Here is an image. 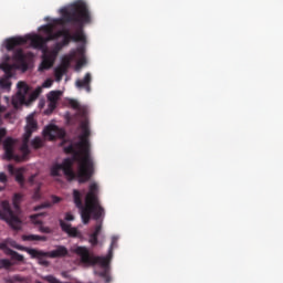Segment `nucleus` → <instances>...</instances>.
Segmentation results:
<instances>
[{
	"mask_svg": "<svg viewBox=\"0 0 283 283\" xmlns=\"http://www.w3.org/2000/svg\"><path fill=\"white\" fill-rule=\"evenodd\" d=\"M70 63H72V57L64 56L62 59V63H61L60 67H62V70H65L67 72V70H70Z\"/></svg>",
	"mask_w": 283,
	"mask_h": 283,
	"instance_id": "obj_30",
	"label": "nucleus"
},
{
	"mask_svg": "<svg viewBox=\"0 0 283 283\" xmlns=\"http://www.w3.org/2000/svg\"><path fill=\"white\" fill-rule=\"evenodd\" d=\"M34 198H39V188L34 192Z\"/></svg>",
	"mask_w": 283,
	"mask_h": 283,
	"instance_id": "obj_49",
	"label": "nucleus"
},
{
	"mask_svg": "<svg viewBox=\"0 0 283 283\" xmlns=\"http://www.w3.org/2000/svg\"><path fill=\"white\" fill-rule=\"evenodd\" d=\"M65 220L67 222H72L74 220V214H72L71 212H66Z\"/></svg>",
	"mask_w": 283,
	"mask_h": 283,
	"instance_id": "obj_41",
	"label": "nucleus"
},
{
	"mask_svg": "<svg viewBox=\"0 0 283 283\" xmlns=\"http://www.w3.org/2000/svg\"><path fill=\"white\" fill-rule=\"evenodd\" d=\"M14 282L30 283V279L15 274L11 277V283Z\"/></svg>",
	"mask_w": 283,
	"mask_h": 283,
	"instance_id": "obj_32",
	"label": "nucleus"
},
{
	"mask_svg": "<svg viewBox=\"0 0 283 283\" xmlns=\"http://www.w3.org/2000/svg\"><path fill=\"white\" fill-rule=\"evenodd\" d=\"M13 263H11L8 259H0V270L6 269V271L10 270Z\"/></svg>",
	"mask_w": 283,
	"mask_h": 283,
	"instance_id": "obj_31",
	"label": "nucleus"
},
{
	"mask_svg": "<svg viewBox=\"0 0 283 283\" xmlns=\"http://www.w3.org/2000/svg\"><path fill=\"white\" fill-rule=\"evenodd\" d=\"M98 184L93 182L88 186V192L85 196V206L83 205V195L77 189L73 190V202L77 209L81 210V218L83 224H90V220H96L95 230L90 234V243L92 247L98 244V235L103 231V218H105V208L101 206L98 198Z\"/></svg>",
	"mask_w": 283,
	"mask_h": 283,
	"instance_id": "obj_2",
	"label": "nucleus"
},
{
	"mask_svg": "<svg viewBox=\"0 0 283 283\" xmlns=\"http://www.w3.org/2000/svg\"><path fill=\"white\" fill-rule=\"evenodd\" d=\"M3 252L7 254V255H10L11 258L14 255V250L10 249L8 245L6 247V249L3 250Z\"/></svg>",
	"mask_w": 283,
	"mask_h": 283,
	"instance_id": "obj_39",
	"label": "nucleus"
},
{
	"mask_svg": "<svg viewBox=\"0 0 283 283\" xmlns=\"http://www.w3.org/2000/svg\"><path fill=\"white\" fill-rule=\"evenodd\" d=\"M61 171H63L69 182L77 180L80 185L90 182L92 176H94L93 168L84 164L82 159H75L74 154H72V158H65L62 164H54L50 169L53 178L61 176Z\"/></svg>",
	"mask_w": 283,
	"mask_h": 283,
	"instance_id": "obj_3",
	"label": "nucleus"
},
{
	"mask_svg": "<svg viewBox=\"0 0 283 283\" xmlns=\"http://www.w3.org/2000/svg\"><path fill=\"white\" fill-rule=\"evenodd\" d=\"M61 18L53 19L54 25H65L67 23H72L76 25V31L72 34L70 29H61L56 32H51L53 36V41H57V39H69L73 40L75 43H85L87 38L83 32V28L87 23H92V14L90 13V9L87 8V3L83 1L74 2L73 4L62 8L60 10Z\"/></svg>",
	"mask_w": 283,
	"mask_h": 283,
	"instance_id": "obj_1",
	"label": "nucleus"
},
{
	"mask_svg": "<svg viewBox=\"0 0 283 283\" xmlns=\"http://www.w3.org/2000/svg\"><path fill=\"white\" fill-rule=\"evenodd\" d=\"M65 74H67V71H65V69H62L61 66H57L54 70L55 81H57V83L63 81V75Z\"/></svg>",
	"mask_w": 283,
	"mask_h": 283,
	"instance_id": "obj_24",
	"label": "nucleus"
},
{
	"mask_svg": "<svg viewBox=\"0 0 283 283\" xmlns=\"http://www.w3.org/2000/svg\"><path fill=\"white\" fill-rule=\"evenodd\" d=\"M60 227L64 233H67L69 238H81V231L76 228H72V224L65 223L63 219H60Z\"/></svg>",
	"mask_w": 283,
	"mask_h": 283,
	"instance_id": "obj_15",
	"label": "nucleus"
},
{
	"mask_svg": "<svg viewBox=\"0 0 283 283\" xmlns=\"http://www.w3.org/2000/svg\"><path fill=\"white\" fill-rule=\"evenodd\" d=\"M49 109H51V112H54V109H56V102H49Z\"/></svg>",
	"mask_w": 283,
	"mask_h": 283,
	"instance_id": "obj_44",
	"label": "nucleus"
},
{
	"mask_svg": "<svg viewBox=\"0 0 283 283\" xmlns=\"http://www.w3.org/2000/svg\"><path fill=\"white\" fill-rule=\"evenodd\" d=\"M11 260H15V262H25V256L15 251L11 256Z\"/></svg>",
	"mask_w": 283,
	"mask_h": 283,
	"instance_id": "obj_34",
	"label": "nucleus"
},
{
	"mask_svg": "<svg viewBox=\"0 0 283 283\" xmlns=\"http://www.w3.org/2000/svg\"><path fill=\"white\" fill-rule=\"evenodd\" d=\"M82 134L77 143L71 144L64 147L65 154H74L75 160H82L84 165H87L94 171V159L90 150V120L84 119L81 123Z\"/></svg>",
	"mask_w": 283,
	"mask_h": 283,
	"instance_id": "obj_5",
	"label": "nucleus"
},
{
	"mask_svg": "<svg viewBox=\"0 0 283 283\" xmlns=\"http://www.w3.org/2000/svg\"><path fill=\"white\" fill-rule=\"evenodd\" d=\"M0 191H3V187H0Z\"/></svg>",
	"mask_w": 283,
	"mask_h": 283,
	"instance_id": "obj_51",
	"label": "nucleus"
},
{
	"mask_svg": "<svg viewBox=\"0 0 283 283\" xmlns=\"http://www.w3.org/2000/svg\"><path fill=\"white\" fill-rule=\"evenodd\" d=\"M59 98H61V91H51L48 94V101L59 103Z\"/></svg>",
	"mask_w": 283,
	"mask_h": 283,
	"instance_id": "obj_26",
	"label": "nucleus"
},
{
	"mask_svg": "<svg viewBox=\"0 0 283 283\" xmlns=\"http://www.w3.org/2000/svg\"><path fill=\"white\" fill-rule=\"evenodd\" d=\"M31 147H33V149H41V147H43V138L34 137L31 140Z\"/></svg>",
	"mask_w": 283,
	"mask_h": 283,
	"instance_id": "obj_27",
	"label": "nucleus"
},
{
	"mask_svg": "<svg viewBox=\"0 0 283 283\" xmlns=\"http://www.w3.org/2000/svg\"><path fill=\"white\" fill-rule=\"evenodd\" d=\"M0 182L6 185L8 182V176L4 175V172H0Z\"/></svg>",
	"mask_w": 283,
	"mask_h": 283,
	"instance_id": "obj_40",
	"label": "nucleus"
},
{
	"mask_svg": "<svg viewBox=\"0 0 283 283\" xmlns=\"http://www.w3.org/2000/svg\"><path fill=\"white\" fill-rule=\"evenodd\" d=\"M52 83L53 81L49 78L42 84V87H52Z\"/></svg>",
	"mask_w": 283,
	"mask_h": 283,
	"instance_id": "obj_43",
	"label": "nucleus"
},
{
	"mask_svg": "<svg viewBox=\"0 0 283 283\" xmlns=\"http://www.w3.org/2000/svg\"><path fill=\"white\" fill-rule=\"evenodd\" d=\"M39 129V123L34 119V115H29L27 117V125L24 127L23 136L27 138H32V134Z\"/></svg>",
	"mask_w": 283,
	"mask_h": 283,
	"instance_id": "obj_11",
	"label": "nucleus"
},
{
	"mask_svg": "<svg viewBox=\"0 0 283 283\" xmlns=\"http://www.w3.org/2000/svg\"><path fill=\"white\" fill-rule=\"evenodd\" d=\"M12 83L10 82V77H2L0 78V87L1 90H10Z\"/></svg>",
	"mask_w": 283,
	"mask_h": 283,
	"instance_id": "obj_28",
	"label": "nucleus"
},
{
	"mask_svg": "<svg viewBox=\"0 0 283 283\" xmlns=\"http://www.w3.org/2000/svg\"><path fill=\"white\" fill-rule=\"evenodd\" d=\"M34 178H36V175H32L31 177H29L30 185H34Z\"/></svg>",
	"mask_w": 283,
	"mask_h": 283,
	"instance_id": "obj_47",
	"label": "nucleus"
},
{
	"mask_svg": "<svg viewBox=\"0 0 283 283\" xmlns=\"http://www.w3.org/2000/svg\"><path fill=\"white\" fill-rule=\"evenodd\" d=\"M0 220L7 222V224L13 229V231H21L23 222L18 216L14 214V210H12V206H10V201L8 200L1 202Z\"/></svg>",
	"mask_w": 283,
	"mask_h": 283,
	"instance_id": "obj_8",
	"label": "nucleus"
},
{
	"mask_svg": "<svg viewBox=\"0 0 283 283\" xmlns=\"http://www.w3.org/2000/svg\"><path fill=\"white\" fill-rule=\"evenodd\" d=\"M40 231L41 233H52V230L50 228L43 226L40 227Z\"/></svg>",
	"mask_w": 283,
	"mask_h": 283,
	"instance_id": "obj_42",
	"label": "nucleus"
},
{
	"mask_svg": "<svg viewBox=\"0 0 283 283\" xmlns=\"http://www.w3.org/2000/svg\"><path fill=\"white\" fill-rule=\"evenodd\" d=\"M49 41H54L52 33H49L46 38H43V46L44 48H45V44L49 43Z\"/></svg>",
	"mask_w": 283,
	"mask_h": 283,
	"instance_id": "obj_37",
	"label": "nucleus"
},
{
	"mask_svg": "<svg viewBox=\"0 0 283 283\" xmlns=\"http://www.w3.org/2000/svg\"><path fill=\"white\" fill-rule=\"evenodd\" d=\"M69 251L65 245H57L55 250L50 252H44L40 250V255H49V258L56 259V258H65Z\"/></svg>",
	"mask_w": 283,
	"mask_h": 283,
	"instance_id": "obj_13",
	"label": "nucleus"
},
{
	"mask_svg": "<svg viewBox=\"0 0 283 283\" xmlns=\"http://www.w3.org/2000/svg\"><path fill=\"white\" fill-rule=\"evenodd\" d=\"M54 20L52 21V23L49 24H44L40 28V30L44 31L45 34H52L54 32Z\"/></svg>",
	"mask_w": 283,
	"mask_h": 283,
	"instance_id": "obj_29",
	"label": "nucleus"
},
{
	"mask_svg": "<svg viewBox=\"0 0 283 283\" xmlns=\"http://www.w3.org/2000/svg\"><path fill=\"white\" fill-rule=\"evenodd\" d=\"M74 40H70L67 38L62 39L61 42H56L52 51H48L49 54L53 55L55 59L59 56V52L63 50L64 48H67L70 43H72Z\"/></svg>",
	"mask_w": 283,
	"mask_h": 283,
	"instance_id": "obj_17",
	"label": "nucleus"
},
{
	"mask_svg": "<svg viewBox=\"0 0 283 283\" xmlns=\"http://www.w3.org/2000/svg\"><path fill=\"white\" fill-rule=\"evenodd\" d=\"M92 74L86 73L83 80H76L75 87L77 90H85L87 93L92 92Z\"/></svg>",
	"mask_w": 283,
	"mask_h": 283,
	"instance_id": "obj_14",
	"label": "nucleus"
},
{
	"mask_svg": "<svg viewBox=\"0 0 283 283\" xmlns=\"http://www.w3.org/2000/svg\"><path fill=\"white\" fill-rule=\"evenodd\" d=\"M11 247H13V249H18V251H24L25 253L31 255V258H36L38 255H41V250L19 245L14 241L11 242Z\"/></svg>",
	"mask_w": 283,
	"mask_h": 283,
	"instance_id": "obj_18",
	"label": "nucleus"
},
{
	"mask_svg": "<svg viewBox=\"0 0 283 283\" xmlns=\"http://www.w3.org/2000/svg\"><path fill=\"white\" fill-rule=\"evenodd\" d=\"M50 207H52V203L50 202L41 203L34 208V211H41V209H50Z\"/></svg>",
	"mask_w": 283,
	"mask_h": 283,
	"instance_id": "obj_35",
	"label": "nucleus"
},
{
	"mask_svg": "<svg viewBox=\"0 0 283 283\" xmlns=\"http://www.w3.org/2000/svg\"><path fill=\"white\" fill-rule=\"evenodd\" d=\"M1 112H6V108L3 106H1V104H0V114H1Z\"/></svg>",
	"mask_w": 283,
	"mask_h": 283,
	"instance_id": "obj_50",
	"label": "nucleus"
},
{
	"mask_svg": "<svg viewBox=\"0 0 283 283\" xmlns=\"http://www.w3.org/2000/svg\"><path fill=\"white\" fill-rule=\"evenodd\" d=\"M7 247H8V242H0V251H4Z\"/></svg>",
	"mask_w": 283,
	"mask_h": 283,
	"instance_id": "obj_46",
	"label": "nucleus"
},
{
	"mask_svg": "<svg viewBox=\"0 0 283 283\" xmlns=\"http://www.w3.org/2000/svg\"><path fill=\"white\" fill-rule=\"evenodd\" d=\"M43 135L49 140H56V138H65V130L59 128L56 125H50L44 128Z\"/></svg>",
	"mask_w": 283,
	"mask_h": 283,
	"instance_id": "obj_10",
	"label": "nucleus"
},
{
	"mask_svg": "<svg viewBox=\"0 0 283 283\" xmlns=\"http://www.w3.org/2000/svg\"><path fill=\"white\" fill-rule=\"evenodd\" d=\"M54 61H56V57L44 50L42 62L39 66V72H45V70H50L54 65Z\"/></svg>",
	"mask_w": 283,
	"mask_h": 283,
	"instance_id": "obj_12",
	"label": "nucleus"
},
{
	"mask_svg": "<svg viewBox=\"0 0 283 283\" xmlns=\"http://www.w3.org/2000/svg\"><path fill=\"white\" fill-rule=\"evenodd\" d=\"M30 87H28V84L25 82H19L18 83V93L15 97L12 98V105L13 107H19V105L23 104L25 102V95L28 94Z\"/></svg>",
	"mask_w": 283,
	"mask_h": 283,
	"instance_id": "obj_9",
	"label": "nucleus"
},
{
	"mask_svg": "<svg viewBox=\"0 0 283 283\" xmlns=\"http://www.w3.org/2000/svg\"><path fill=\"white\" fill-rule=\"evenodd\" d=\"M33 259H36L39 264H41V266H50V261L45 260V258H50V254H40L38 256H31Z\"/></svg>",
	"mask_w": 283,
	"mask_h": 283,
	"instance_id": "obj_25",
	"label": "nucleus"
},
{
	"mask_svg": "<svg viewBox=\"0 0 283 283\" xmlns=\"http://www.w3.org/2000/svg\"><path fill=\"white\" fill-rule=\"evenodd\" d=\"M49 41H54L52 33H49L46 38H43V46L44 48H45V44L49 43Z\"/></svg>",
	"mask_w": 283,
	"mask_h": 283,
	"instance_id": "obj_38",
	"label": "nucleus"
},
{
	"mask_svg": "<svg viewBox=\"0 0 283 283\" xmlns=\"http://www.w3.org/2000/svg\"><path fill=\"white\" fill-rule=\"evenodd\" d=\"M0 69L4 72V76L7 78H12V70H14V66L8 63H3L0 65Z\"/></svg>",
	"mask_w": 283,
	"mask_h": 283,
	"instance_id": "obj_22",
	"label": "nucleus"
},
{
	"mask_svg": "<svg viewBox=\"0 0 283 283\" xmlns=\"http://www.w3.org/2000/svg\"><path fill=\"white\" fill-rule=\"evenodd\" d=\"M71 60H72V57H74V55H71V56H69Z\"/></svg>",
	"mask_w": 283,
	"mask_h": 283,
	"instance_id": "obj_52",
	"label": "nucleus"
},
{
	"mask_svg": "<svg viewBox=\"0 0 283 283\" xmlns=\"http://www.w3.org/2000/svg\"><path fill=\"white\" fill-rule=\"evenodd\" d=\"M13 59L17 63H20L24 70H28V56L23 53V50L14 51Z\"/></svg>",
	"mask_w": 283,
	"mask_h": 283,
	"instance_id": "obj_19",
	"label": "nucleus"
},
{
	"mask_svg": "<svg viewBox=\"0 0 283 283\" xmlns=\"http://www.w3.org/2000/svg\"><path fill=\"white\" fill-rule=\"evenodd\" d=\"M21 198H22L21 193H15L12 199V205H13V209H14L13 213L18 217H19V211H21V206H20Z\"/></svg>",
	"mask_w": 283,
	"mask_h": 283,
	"instance_id": "obj_21",
	"label": "nucleus"
},
{
	"mask_svg": "<svg viewBox=\"0 0 283 283\" xmlns=\"http://www.w3.org/2000/svg\"><path fill=\"white\" fill-rule=\"evenodd\" d=\"M4 156L7 160H15V163H23L25 156L30 154V137L23 135L21 151L23 156L14 155V139L12 137H7L3 143Z\"/></svg>",
	"mask_w": 283,
	"mask_h": 283,
	"instance_id": "obj_6",
	"label": "nucleus"
},
{
	"mask_svg": "<svg viewBox=\"0 0 283 283\" xmlns=\"http://www.w3.org/2000/svg\"><path fill=\"white\" fill-rule=\"evenodd\" d=\"M61 201V198L57 196H52V202L53 205H59V202Z\"/></svg>",
	"mask_w": 283,
	"mask_h": 283,
	"instance_id": "obj_45",
	"label": "nucleus"
},
{
	"mask_svg": "<svg viewBox=\"0 0 283 283\" xmlns=\"http://www.w3.org/2000/svg\"><path fill=\"white\" fill-rule=\"evenodd\" d=\"M70 105L73 109H76L77 112L82 113V116H85L86 111L85 108H83V106H81V103H78V101L76 99H71L70 101Z\"/></svg>",
	"mask_w": 283,
	"mask_h": 283,
	"instance_id": "obj_23",
	"label": "nucleus"
},
{
	"mask_svg": "<svg viewBox=\"0 0 283 283\" xmlns=\"http://www.w3.org/2000/svg\"><path fill=\"white\" fill-rule=\"evenodd\" d=\"M7 135H8V130L6 128H0V145L3 144V138Z\"/></svg>",
	"mask_w": 283,
	"mask_h": 283,
	"instance_id": "obj_36",
	"label": "nucleus"
},
{
	"mask_svg": "<svg viewBox=\"0 0 283 283\" xmlns=\"http://www.w3.org/2000/svg\"><path fill=\"white\" fill-rule=\"evenodd\" d=\"M8 171L11 174V176H15V181L19 182V185H25V177H23V174L25 171V168H14V166L9 165Z\"/></svg>",
	"mask_w": 283,
	"mask_h": 283,
	"instance_id": "obj_16",
	"label": "nucleus"
},
{
	"mask_svg": "<svg viewBox=\"0 0 283 283\" xmlns=\"http://www.w3.org/2000/svg\"><path fill=\"white\" fill-rule=\"evenodd\" d=\"M30 41L31 45L34 48V50H43V36L41 35H25V36H18V38H11L7 40L6 48L9 52L11 50H14L18 48V45H25Z\"/></svg>",
	"mask_w": 283,
	"mask_h": 283,
	"instance_id": "obj_7",
	"label": "nucleus"
},
{
	"mask_svg": "<svg viewBox=\"0 0 283 283\" xmlns=\"http://www.w3.org/2000/svg\"><path fill=\"white\" fill-rule=\"evenodd\" d=\"M39 94H41V87H38L34 93L33 96H39Z\"/></svg>",
	"mask_w": 283,
	"mask_h": 283,
	"instance_id": "obj_48",
	"label": "nucleus"
},
{
	"mask_svg": "<svg viewBox=\"0 0 283 283\" xmlns=\"http://www.w3.org/2000/svg\"><path fill=\"white\" fill-rule=\"evenodd\" d=\"M22 240L24 242H34V241L45 242L48 240V237H42V235H39V234H25V235L22 237Z\"/></svg>",
	"mask_w": 283,
	"mask_h": 283,
	"instance_id": "obj_20",
	"label": "nucleus"
},
{
	"mask_svg": "<svg viewBox=\"0 0 283 283\" xmlns=\"http://www.w3.org/2000/svg\"><path fill=\"white\" fill-rule=\"evenodd\" d=\"M116 242H118V238L113 237L106 256H96L90 253V250L86 247H76L74 253L80 256L82 264H85V266H96V264L101 266L103 271L99 272V276L103 277L106 283H111L112 276H109V263L112 262V258H114V247H116Z\"/></svg>",
	"mask_w": 283,
	"mask_h": 283,
	"instance_id": "obj_4",
	"label": "nucleus"
},
{
	"mask_svg": "<svg viewBox=\"0 0 283 283\" xmlns=\"http://www.w3.org/2000/svg\"><path fill=\"white\" fill-rule=\"evenodd\" d=\"M41 216H45L44 212L42 213H38V214H32L30 218H31V222H33V224H43V221H41Z\"/></svg>",
	"mask_w": 283,
	"mask_h": 283,
	"instance_id": "obj_33",
	"label": "nucleus"
}]
</instances>
